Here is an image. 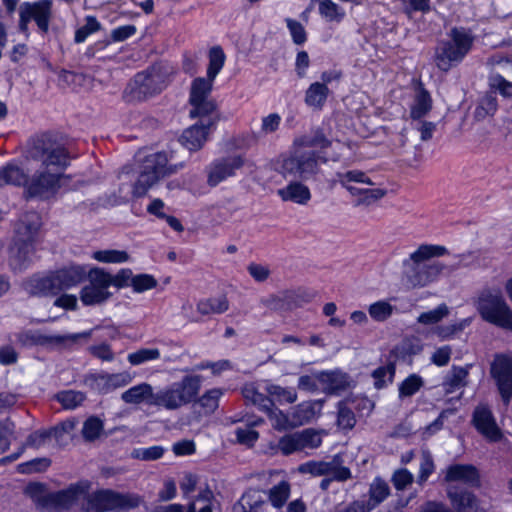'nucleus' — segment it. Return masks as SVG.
<instances>
[{
  "instance_id": "f257e3e1",
  "label": "nucleus",
  "mask_w": 512,
  "mask_h": 512,
  "mask_svg": "<svg viewBox=\"0 0 512 512\" xmlns=\"http://www.w3.org/2000/svg\"><path fill=\"white\" fill-rule=\"evenodd\" d=\"M448 253L446 247L433 244H422L402 262L401 283L411 290L423 288L436 281L440 275L451 273L459 265L447 266L433 260Z\"/></svg>"
},
{
  "instance_id": "f03ea898",
  "label": "nucleus",
  "mask_w": 512,
  "mask_h": 512,
  "mask_svg": "<svg viewBox=\"0 0 512 512\" xmlns=\"http://www.w3.org/2000/svg\"><path fill=\"white\" fill-rule=\"evenodd\" d=\"M91 486L89 480H80L66 489L48 492L45 484L32 482L26 486L24 493L42 512H67L91 490Z\"/></svg>"
},
{
  "instance_id": "7ed1b4c3",
  "label": "nucleus",
  "mask_w": 512,
  "mask_h": 512,
  "mask_svg": "<svg viewBox=\"0 0 512 512\" xmlns=\"http://www.w3.org/2000/svg\"><path fill=\"white\" fill-rule=\"evenodd\" d=\"M80 500L82 512L129 511L143 503V498L136 493H121L112 489L89 490Z\"/></svg>"
},
{
  "instance_id": "20e7f679",
  "label": "nucleus",
  "mask_w": 512,
  "mask_h": 512,
  "mask_svg": "<svg viewBox=\"0 0 512 512\" xmlns=\"http://www.w3.org/2000/svg\"><path fill=\"white\" fill-rule=\"evenodd\" d=\"M201 383L202 376L185 375L180 381L156 391L153 397V406L170 411L178 410L196 400Z\"/></svg>"
},
{
  "instance_id": "39448f33",
  "label": "nucleus",
  "mask_w": 512,
  "mask_h": 512,
  "mask_svg": "<svg viewBox=\"0 0 512 512\" xmlns=\"http://www.w3.org/2000/svg\"><path fill=\"white\" fill-rule=\"evenodd\" d=\"M28 157L48 171L58 172L69 164V154L65 147L50 133L33 137L28 146Z\"/></svg>"
},
{
  "instance_id": "423d86ee",
  "label": "nucleus",
  "mask_w": 512,
  "mask_h": 512,
  "mask_svg": "<svg viewBox=\"0 0 512 512\" xmlns=\"http://www.w3.org/2000/svg\"><path fill=\"white\" fill-rule=\"evenodd\" d=\"M28 157L48 171L58 172L69 164V154L65 147L50 133L33 137L28 146Z\"/></svg>"
},
{
  "instance_id": "0eeeda50",
  "label": "nucleus",
  "mask_w": 512,
  "mask_h": 512,
  "mask_svg": "<svg viewBox=\"0 0 512 512\" xmlns=\"http://www.w3.org/2000/svg\"><path fill=\"white\" fill-rule=\"evenodd\" d=\"M473 36L464 28H452L448 40L438 42L435 48L434 62L444 72L460 63L471 50Z\"/></svg>"
},
{
  "instance_id": "6e6552de",
  "label": "nucleus",
  "mask_w": 512,
  "mask_h": 512,
  "mask_svg": "<svg viewBox=\"0 0 512 512\" xmlns=\"http://www.w3.org/2000/svg\"><path fill=\"white\" fill-rule=\"evenodd\" d=\"M168 160L165 152L153 153L143 159L139 176L133 186L134 197H143L160 178L174 174L179 167H182V165H168Z\"/></svg>"
},
{
  "instance_id": "1a4fd4ad",
  "label": "nucleus",
  "mask_w": 512,
  "mask_h": 512,
  "mask_svg": "<svg viewBox=\"0 0 512 512\" xmlns=\"http://www.w3.org/2000/svg\"><path fill=\"white\" fill-rule=\"evenodd\" d=\"M476 309L485 322L512 331V308L500 291H483L476 301Z\"/></svg>"
},
{
  "instance_id": "9d476101",
  "label": "nucleus",
  "mask_w": 512,
  "mask_h": 512,
  "mask_svg": "<svg viewBox=\"0 0 512 512\" xmlns=\"http://www.w3.org/2000/svg\"><path fill=\"white\" fill-rule=\"evenodd\" d=\"M167 86V75L160 66L137 73L127 85L123 97L127 102L143 101L160 93Z\"/></svg>"
},
{
  "instance_id": "9b49d317",
  "label": "nucleus",
  "mask_w": 512,
  "mask_h": 512,
  "mask_svg": "<svg viewBox=\"0 0 512 512\" xmlns=\"http://www.w3.org/2000/svg\"><path fill=\"white\" fill-rule=\"evenodd\" d=\"M327 162V157L322 151L307 150L296 152L283 160L282 174L299 178L301 180L315 179L320 172V165Z\"/></svg>"
},
{
  "instance_id": "f8f14e48",
  "label": "nucleus",
  "mask_w": 512,
  "mask_h": 512,
  "mask_svg": "<svg viewBox=\"0 0 512 512\" xmlns=\"http://www.w3.org/2000/svg\"><path fill=\"white\" fill-rule=\"evenodd\" d=\"M52 0H39L35 2H23L18 8V30L25 36H29V23L34 21L38 31L42 35L49 32L50 22L53 18Z\"/></svg>"
},
{
  "instance_id": "ddd939ff",
  "label": "nucleus",
  "mask_w": 512,
  "mask_h": 512,
  "mask_svg": "<svg viewBox=\"0 0 512 512\" xmlns=\"http://www.w3.org/2000/svg\"><path fill=\"white\" fill-rule=\"evenodd\" d=\"M213 81L208 77H198L193 80L189 97V103L192 106L189 112L191 118L197 116L219 117L216 111V103L210 98Z\"/></svg>"
},
{
  "instance_id": "4468645a",
  "label": "nucleus",
  "mask_w": 512,
  "mask_h": 512,
  "mask_svg": "<svg viewBox=\"0 0 512 512\" xmlns=\"http://www.w3.org/2000/svg\"><path fill=\"white\" fill-rule=\"evenodd\" d=\"M89 284L80 291V300L86 306L97 305L105 302L111 297L108 291V272L102 268H92L87 274Z\"/></svg>"
},
{
  "instance_id": "2eb2a0df",
  "label": "nucleus",
  "mask_w": 512,
  "mask_h": 512,
  "mask_svg": "<svg viewBox=\"0 0 512 512\" xmlns=\"http://www.w3.org/2000/svg\"><path fill=\"white\" fill-rule=\"evenodd\" d=\"M490 373L503 403L509 405L512 399V356L497 355L491 363Z\"/></svg>"
},
{
  "instance_id": "dca6fc26",
  "label": "nucleus",
  "mask_w": 512,
  "mask_h": 512,
  "mask_svg": "<svg viewBox=\"0 0 512 512\" xmlns=\"http://www.w3.org/2000/svg\"><path fill=\"white\" fill-rule=\"evenodd\" d=\"M298 471L302 474H311L312 476H328L338 482H345L351 479L352 474L348 467L342 466V458L335 455L329 462L326 461H308L298 467Z\"/></svg>"
},
{
  "instance_id": "f3484780",
  "label": "nucleus",
  "mask_w": 512,
  "mask_h": 512,
  "mask_svg": "<svg viewBox=\"0 0 512 512\" xmlns=\"http://www.w3.org/2000/svg\"><path fill=\"white\" fill-rule=\"evenodd\" d=\"M244 159L240 155H232L215 159L207 168V183L211 187L235 175L242 168Z\"/></svg>"
},
{
  "instance_id": "a211bd4d",
  "label": "nucleus",
  "mask_w": 512,
  "mask_h": 512,
  "mask_svg": "<svg viewBox=\"0 0 512 512\" xmlns=\"http://www.w3.org/2000/svg\"><path fill=\"white\" fill-rule=\"evenodd\" d=\"M199 121L185 129L181 135V143L190 151L199 150L207 140L210 129L217 123L219 117L197 116Z\"/></svg>"
},
{
  "instance_id": "6ab92c4d",
  "label": "nucleus",
  "mask_w": 512,
  "mask_h": 512,
  "mask_svg": "<svg viewBox=\"0 0 512 512\" xmlns=\"http://www.w3.org/2000/svg\"><path fill=\"white\" fill-rule=\"evenodd\" d=\"M471 423L490 442H497L502 438L501 430L496 423L492 410L486 404H479L475 407Z\"/></svg>"
},
{
  "instance_id": "aec40b11",
  "label": "nucleus",
  "mask_w": 512,
  "mask_h": 512,
  "mask_svg": "<svg viewBox=\"0 0 512 512\" xmlns=\"http://www.w3.org/2000/svg\"><path fill=\"white\" fill-rule=\"evenodd\" d=\"M61 177L62 175L55 171H42L35 174L27 183L26 192L29 197L48 198L59 189Z\"/></svg>"
},
{
  "instance_id": "412c9836",
  "label": "nucleus",
  "mask_w": 512,
  "mask_h": 512,
  "mask_svg": "<svg viewBox=\"0 0 512 512\" xmlns=\"http://www.w3.org/2000/svg\"><path fill=\"white\" fill-rule=\"evenodd\" d=\"M317 379L324 393L339 395L347 390L352 383L351 377L341 370L319 371Z\"/></svg>"
},
{
  "instance_id": "4be33fe9",
  "label": "nucleus",
  "mask_w": 512,
  "mask_h": 512,
  "mask_svg": "<svg viewBox=\"0 0 512 512\" xmlns=\"http://www.w3.org/2000/svg\"><path fill=\"white\" fill-rule=\"evenodd\" d=\"M445 482H462L470 487H480L479 470L472 464H453L446 468Z\"/></svg>"
},
{
  "instance_id": "5701e85b",
  "label": "nucleus",
  "mask_w": 512,
  "mask_h": 512,
  "mask_svg": "<svg viewBox=\"0 0 512 512\" xmlns=\"http://www.w3.org/2000/svg\"><path fill=\"white\" fill-rule=\"evenodd\" d=\"M33 251V244L15 237L9 249V265L11 268L15 271L25 269L31 262Z\"/></svg>"
},
{
  "instance_id": "b1692460",
  "label": "nucleus",
  "mask_w": 512,
  "mask_h": 512,
  "mask_svg": "<svg viewBox=\"0 0 512 512\" xmlns=\"http://www.w3.org/2000/svg\"><path fill=\"white\" fill-rule=\"evenodd\" d=\"M57 287L58 294L62 290L69 289L81 283L88 272L82 266H69L52 273Z\"/></svg>"
},
{
  "instance_id": "393cba45",
  "label": "nucleus",
  "mask_w": 512,
  "mask_h": 512,
  "mask_svg": "<svg viewBox=\"0 0 512 512\" xmlns=\"http://www.w3.org/2000/svg\"><path fill=\"white\" fill-rule=\"evenodd\" d=\"M447 494L458 512H479V500L474 493L450 488Z\"/></svg>"
},
{
  "instance_id": "a878e982",
  "label": "nucleus",
  "mask_w": 512,
  "mask_h": 512,
  "mask_svg": "<svg viewBox=\"0 0 512 512\" xmlns=\"http://www.w3.org/2000/svg\"><path fill=\"white\" fill-rule=\"evenodd\" d=\"M277 194L283 201L299 205H306L311 199L310 189L298 181H292L284 188L278 189Z\"/></svg>"
},
{
  "instance_id": "bb28decb",
  "label": "nucleus",
  "mask_w": 512,
  "mask_h": 512,
  "mask_svg": "<svg viewBox=\"0 0 512 512\" xmlns=\"http://www.w3.org/2000/svg\"><path fill=\"white\" fill-rule=\"evenodd\" d=\"M155 392L153 387L148 383H140L135 385L121 394V399L127 404L138 405L145 402L149 406H153V397Z\"/></svg>"
},
{
  "instance_id": "cd10ccee",
  "label": "nucleus",
  "mask_w": 512,
  "mask_h": 512,
  "mask_svg": "<svg viewBox=\"0 0 512 512\" xmlns=\"http://www.w3.org/2000/svg\"><path fill=\"white\" fill-rule=\"evenodd\" d=\"M25 290L31 296H54L58 294L52 273L44 277H32L26 282Z\"/></svg>"
},
{
  "instance_id": "c85d7f7f",
  "label": "nucleus",
  "mask_w": 512,
  "mask_h": 512,
  "mask_svg": "<svg viewBox=\"0 0 512 512\" xmlns=\"http://www.w3.org/2000/svg\"><path fill=\"white\" fill-rule=\"evenodd\" d=\"M265 504L262 492L258 489L247 490L233 505V512H261Z\"/></svg>"
},
{
  "instance_id": "c756f323",
  "label": "nucleus",
  "mask_w": 512,
  "mask_h": 512,
  "mask_svg": "<svg viewBox=\"0 0 512 512\" xmlns=\"http://www.w3.org/2000/svg\"><path fill=\"white\" fill-rule=\"evenodd\" d=\"M432 109V99L430 93L419 84L415 92L414 102L410 109L412 119H421Z\"/></svg>"
},
{
  "instance_id": "7c9ffc66",
  "label": "nucleus",
  "mask_w": 512,
  "mask_h": 512,
  "mask_svg": "<svg viewBox=\"0 0 512 512\" xmlns=\"http://www.w3.org/2000/svg\"><path fill=\"white\" fill-rule=\"evenodd\" d=\"M39 227L38 215L34 212L26 213L16 226V238L29 241L33 244L34 236Z\"/></svg>"
},
{
  "instance_id": "2f4dec72",
  "label": "nucleus",
  "mask_w": 512,
  "mask_h": 512,
  "mask_svg": "<svg viewBox=\"0 0 512 512\" xmlns=\"http://www.w3.org/2000/svg\"><path fill=\"white\" fill-rule=\"evenodd\" d=\"M92 335V330L66 334V335H46L44 334V346L45 347H56V348H69L76 344L80 339H89Z\"/></svg>"
},
{
  "instance_id": "473e14b6",
  "label": "nucleus",
  "mask_w": 512,
  "mask_h": 512,
  "mask_svg": "<svg viewBox=\"0 0 512 512\" xmlns=\"http://www.w3.org/2000/svg\"><path fill=\"white\" fill-rule=\"evenodd\" d=\"M329 93L330 90L326 85L314 82L305 92V103L309 107L320 110L326 103Z\"/></svg>"
},
{
  "instance_id": "72a5a7b5",
  "label": "nucleus",
  "mask_w": 512,
  "mask_h": 512,
  "mask_svg": "<svg viewBox=\"0 0 512 512\" xmlns=\"http://www.w3.org/2000/svg\"><path fill=\"white\" fill-rule=\"evenodd\" d=\"M28 183V176L14 164H8L0 169V187L4 185L21 186Z\"/></svg>"
},
{
  "instance_id": "f704fd0d",
  "label": "nucleus",
  "mask_w": 512,
  "mask_h": 512,
  "mask_svg": "<svg viewBox=\"0 0 512 512\" xmlns=\"http://www.w3.org/2000/svg\"><path fill=\"white\" fill-rule=\"evenodd\" d=\"M468 370L463 367L453 366L443 382L446 392L452 393L467 384Z\"/></svg>"
},
{
  "instance_id": "c9c22d12",
  "label": "nucleus",
  "mask_w": 512,
  "mask_h": 512,
  "mask_svg": "<svg viewBox=\"0 0 512 512\" xmlns=\"http://www.w3.org/2000/svg\"><path fill=\"white\" fill-rule=\"evenodd\" d=\"M353 402L346 398L338 403L337 424L342 429H352L356 424Z\"/></svg>"
},
{
  "instance_id": "e433bc0d",
  "label": "nucleus",
  "mask_w": 512,
  "mask_h": 512,
  "mask_svg": "<svg viewBox=\"0 0 512 512\" xmlns=\"http://www.w3.org/2000/svg\"><path fill=\"white\" fill-rule=\"evenodd\" d=\"M229 302L226 296L209 298L197 304V311L202 315L221 314L227 311Z\"/></svg>"
},
{
  "instance_id": "4c0bfd02",
  "label": "nucleus",
  "mask_w": 512,
  "mask_h": 512,
  "mask_svg": "<svg viewBox=\"0 0 512 512\" xmlns=\"http://www.w3.org/2000/svg\"><path fill=\"white\" fill-rule=\"evenodd\" d=\"M319 14L329 22L339 23L345 17V11L332 0H322L318 6Z\"/></svg>"
},
{
  "instance_id": "58836bf2",
  "label": "nucleus",
  "mask_w": 512,
  "mask_h": 512,
  "mask_svg": "<svg viewBox=\"0 0 512 512\" xmlns=\"http://www.w3.org/2000/svg\"><path fill=\"white\" fill-rule=\"evenodd\" d=\"M223 395V390L220 388H213L206 391L201 397L196 398L195 401L204 410L205 414H212L219 406V400Z\"/></svg>"
},
{
  "instance_id": "ea45409f",
  "label": "nucleus",
  "mask_w": 512,
  "mask_h": 512,
  "mask_svg": "<svg viewBox=\"0 0 512 512\" xmlns=\"http://www.w3.org/2000/svg\"><path fill=\"white\" fill-rule=\"evenodd\" d=\"M337 181L342 187L353 186L356 184L373 185L374 183L361 170H349L343 173H337Z\"/></svg>"
},
{
  "instance_id": "a19ab883",
  "label": "nucleus",
  "mask_w": 512,
  "mask_h": 512,
  "mask_svg": "<svg viewBox=\"0 0 512 512\" xmlns=\"http://www.w3.org/2000/svg\"><path fill=\"white\" fill-rule=\"evenodd\" d=\"M242 395L245 400L257 405L262 411L272 406V399L260 393L253 384H247L242 388Z\"/></svg>"
},
{
  "instance_id": "79ce46f5",
  "label": "nucleus",
  "mask_w": 512,
  "mask_h": 512,
  "mask_svg": "<svg viewBox=\"0 0 512 512\" xmlns=\"http://www.w3.org/2000/svg\"><path fill=\"white\" fill-rule=\"evenodd\" d=\"M225 54L220 46H214L209 51L207 77L214 80L225 63Z\"/></svg>"
},
{
  "instance_id": "37998d69",
  "label": "nucleus",
  "mask_w": 512,
  "mask_h": 512,
  "mask_svg": "<svg viewBox=\"0 0 512 512\" xmlns=\"http://www.w3.org/2000/svg\"><path fill=\"white\" fill-rule=\"evenodd\" d=\"M92 258L102 263H125L129 261L130 256L123 250H98L93 252Z\"/></svg>"
},
{
  "instance_id": "c03bdc74",
  "label": "nucleus",
  "mask_w": 512,
  "mask_h": 512,
  "mask_svg": "<svg viewBox=\"0 0 512 512\" xmlns=\"http://www.w3.org/2000/svg\"><path fill=\"white\" fill-rule=\"evenodd\" d=\"M389 493L390 489L388 484L384 480L376 478L370 485L369 505H371V507H375L384 501L388 497Z\"/></svg>"
},
{
  "instance_id": "a18cd8bd",
  "label": "nucleus",
  "mask_w": 512,
  "mask_h": 512,
  "mask_svg": "<svg viewBox=\"0 0 512 512\" xmlns=\"http://www.w3.org/2000/svg\"><path fill=\"white\" fill-rule=\"evenodd\" d=\"M289 495L290 484L287 481H281L269 490V500L275 508L283 507Z\"/></svg>"
},
{
  "instance_id": "49530a36",
  "label": "nucleus",
  "mask_w": 512,
  "mask_h": 512,
  "mask_svg": "<svg viewBox=\"0 0 512 512\" xmlns=\"http://www.w3.org/2000/svg\"><path fill=\"white\" fill-rule=\"evenodd\" d=\"M296 435L301 451L306 449H316L322 444L320 433L313 429H305L301 432H296Z\"/></svg>"
},
{
  "instance_id": "de8ad7c7",
  "label": "nucleus",
  "mask_w": 512,
  "mask_h": 512,
  "mask_svg": "<svg viewBox=\"0 0 512 512\" xmlns=\"http://www.w3.org/2000/svg\"><path fill=\"white\" fill-rule=\"evenodd\" d=\"M56 398L65 409H75L85 401L86 395L80 391L68 390L59 392Z\"/></svg>"
},
{
  "instance_id": "09e8293b",
  "label": "nucleus",
  "mask_w": 512,
  "mask_h": 512,
  "mask_svg": "<svg viewBox=\"0 0 512 512\" xmlns=\"http://www.w3.org/2000/svg\"><path fill=\"white\" fill-rule=\"evenodd\" d=\"M103 428V422L98 417L91 416L83 424L82 436L85 441L92 442L99 438Z\"/></svg>"
},
{
  "instance_id": "8fccbe9b",
  "label": "nucleus",
  "mask_w": 512,
  "mask_h": 512,
  "mask_svg": "<svg viewBox=\"0 0 512 512\" xmlns=\"http://www.w3.org/2000/svg\"><path fill=\"white\" fill-rule=\"evenodd\" d=\"M424 385L423 379L417 374L409 375L399 385V398L411 397Z\"/></svg>"
},
{
  "instance_id": "3c124183",
  "label": "nucleus",
  "mask_w": 512,
  "mask_h": 512,
  "mask_svg": "<svg viewBox=\"0 0 512 512\" xmlns=\"http://www.w3.org/2000/svg\"><path fill=\"white\" fill-rule=\"evenodd\" d=\"M449 315V307L446 304H440L433 310L421 313L417 321L424 325L439 323L443 318Z\"/></svg>"
},
{
  "instance_id": "603ef678",
  "label": "nucleus",
  "mask_w": 512,
  "mask_h": 512,
  "mask_svg": "<svg viewBox=\"0 0 512 512\" xmlns=\"http://www.w3.org/2000/svg\"><path fill=\"white\" fill-rule=\"evenodd\" d=\"M160 358V351L157 348H141L133 353L128 354V362L137 366L148 361Z\"/></svg>"
},
{
  "instance_id": "864d4df0",
  "label": "nucleus",
  "mask_w": 512,
  "mask_h": 512,
  "mask_svg": "<svg viewBox=\"0 0 512 512\" xmlns=\"http://www.w3.org/2000/svg\"><path fill=\"white\" fill-rule=\"evenodd\" d=\"M263 411L269 417L271 425L274 429L282 431L290 427V421L288 419V416L284 414L281 410H279L277 407H275L273 401L272 406L268 407V409H264Z\"/></svg>"
},
{
  "instance_id": "5fc2aeb1",
  "label": "nucleus",
  "mask_w": 512,
  "mask_h": 512,
  "mask_svg": "<svg viewBox=\"0 0 512 512\" xmlns=\"http://www.w3.org/2000/svg\"><path fill=\"white\" fill-rule=\"evenodd\" d=\"M17 342L24 347L44 346V334L39 330H25L16 334Z\"/></svg>"
},
{
  "instance_id": "6e6d98bb",
  "label": "nucleus",
  "mask_w": 512,
  "mask_h": 512,
  "mask_svg": "<svg viewBox=\"0 0 512 512\" xmlns=\"http://www.w3.org/2000/svg\"><path fill=\"white\" fill-rule=\"evenodd\" d=\"M395 374V365L389 363L386 366H381L373 371L372 377L374 378V386L377 389H382L386 386L387 382H392Z\"/></svg>"
},
{
  "instance_id": "4d7b16f0",
  "label": "nucleus",
  "mask_w": 512,
  "mask_h": 512,
  "mask_svg": "<svg viewBox=\"0 0 512 512\" xmlns=\"http://www.w3.org/2000/svg\"><path fill=\"white\" fill-rule=\"evenodd\" d=\"M269 396L274 397L278 402L294 403L297 393L293 388H284L279 385H269L266 388Z\"/></svg>"
},
{
  "instance_id": "13d9d810",
  "label": "nucleus",
  "mask_w": 512,
  "mask_h": 512,
  "mask_svg": "<svg viewBox=\"0 0 512 512\" xmlns=\"http://www.w3.org/2000/svg\"><path fill=\"white\" fill-rule=\"evenodd\" d=\"M261 304L274 312H286L290 311L285 291L277 295H269L268 297L260 300Z\"/></svg>"
},
{
  "instance_id": "bf43d9fd",
  "label": "nucleus",
  "mask_w": 512,
  "mask_h": 512,
  "mask_svg": "<svg viewBox=\"0 0 512 512\" xmlns=\"http://www.w3.org/2000/svg\"><path fill=\"white\" fill-rule=\"evenodd\" d=\"M435 464L433 457L429 451H423L421 454V461L419 467V474L417 477V483L423 485L434 472Z\"/></svg>"
},
{
  "instance_id": "052dcab7",
  "label": "nucleus",
  "mask_w": 512,
  "mask_h": 512,
  "mask_svg": "<svg viewBox=\"0 0 512 512\" xmlns=\"http://www.w3.org/2000/svg\"><path fill=\"white\" fill-rule=\"evenodd\" d=\"M299 145L305 148H319L323 150L331 145V141L321 131H316L311 135L303 136L299 140Z\"/></svg>"
},
{
  "instance_id": "680f3d73",
  "label": "nucleus",
  "mask_w": 512,
  "mask_h": 512,
  "mask_svg": "<svg viewBox=\"0 0 512 512\" xmlns=\"http://www.w3.org/2000/svg\"><path fill=\"white\" fill-rule=\"evenodd\" d=\"M370 316L378 322L388 319L393 312V306L386 301H377L369 306Z\"/></svg>"
},
{
  "instance_id": "e2e57ef3",
  "label": "nucleus",
  "mask_w": 512,
  "mask_h": 512,
  "mask_svg": "<svg viewBox=\"0 0 512 512\" xmlns=\"http://www.w3.org/2000/svg\"><path fill=\"white\" fill-rule=\"evenodd\" d=\"M285 294L290 311L310 302L313 297L310 293L301 289L287 290Z\"/></svg>"
},
{
  "instance_id": "0e129e2a",
  "label": "nucleus",
  "mask_w": 512,
  "mask_h": 512,
  "mask_svg": "<svg viewBox=\"0 0 512 512\" xmlns=\"http://www.w3.org/2000/svg\"><path fill=\"white\" fill-rule=\"evenodd\" d=\"M277 448L283 455H290L294 452L301 451L296 432L281 437L278 441Z\"/></svg>"
},
{
  "instance_id": "69168bd1",
  "label": "nucleus",
  "mask_w": 512,
  "mask_h": 512,
  "mask_svg": "<svg viewBox=\"0 0 512 512\" xmlns=\"http://www.w3.org/2000/svg\"><path fill=\"white\" fill-rule=\"evenodd\" d=\"M109 287L115 286L116 288H124L132 286L133 273L129 268H123L118 271L116 275L108 273Z\"/></svg>"
},
{
  "instance_id": "338daca9",
  "label": "nucleus",
  "mask_w": 512,
  "mask_h": 512,
  "mask_svg": "<svg viewBox=\"0 0 512 512\" xmlns=\"http://www.w3.org/2000/svg\"><path fill=\"white\" fill-rule=\"evenodd\" d=\"M157 280L149 274H138L133 276L132 288L136 293H142L144 291L153 289L157 286Z\"/></svg>"
},
{
  "instance_id": "774afa93",
  "label": "nucleus",
  "mask_w": 512,
  "mask_h": 512,
  "mask_svg": "<svg viewBox=\"0 0 512 512\" xmlns=\"http://www.w3.org/2000/svg\"><path fill=\"white\" fill-rule=\"evenodd\" d=\"M386 195V190L380 188H367L361 198L355 199L354 206H370Z\"/></svg>"
}]
</instances>
